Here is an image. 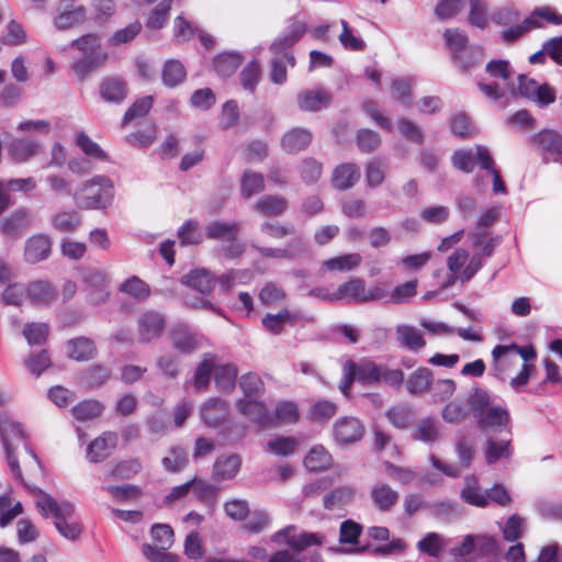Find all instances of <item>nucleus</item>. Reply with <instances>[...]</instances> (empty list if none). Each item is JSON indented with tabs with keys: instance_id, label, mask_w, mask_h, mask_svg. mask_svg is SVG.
I'll return each instance as SVG.
<instances>
[{
	"instance_id": "obj_20",
	"label": "nucleus",
	"mask_w": 562,
	"mask_h": 562,
	"mask_svg": "<svg viewBox=\"0 0 562 562\" xmlns=\"http://www.w3.org/2000/svg\"><path fill=\"white\" fill-rule=\"evenodd\" d=\"M240 467L241 458L238 454L220 456L213 464L212 479L216 482L232 480L238 474Z\"/></svg>"
},
{
	"instance_id": "obj_57",
	"label": "nucleus",
	"mask_w": 562,
	"mask_h": 562,
	"mask_svg": "<svg viewBox=\"0 0 562 562\" xmlns=\"http://www.w3.org/2000/svg\"><path fill=\"white\" fill-rule=\"evenodd\" d=\"M238 224L214 221L205 227V234L210 239H233L237 236Z\"/></svg>"
},
{
	"instance_id": "obj_45",
	"label": "nucleus",
	"mask_w": 562,
	"mask_h": 562,
	"mask_svg": "<svg viewBox=\"0 0 562 562\" xmlns=\"http://www.w3.org/2000/svg\"><path fill=\"white\" fill-rule=\"evenodd\" d=\"M238 370L234 364H222L214 369V381L220 392H231L235 387Z\"/></svg>"
},
{
	"instance_id": "obj_22",
	"label": "nucleus",
	"mask_w": 562,
	"mask_h": 562,
	"mask_svg": "<svg viewBox=\"0 0 562 562\" xmlns=\"http://www.w3.org/2000/svg\"><path fill=\"white\" fill-rule=\"evenodd\" d=\"M485 70L490 77L499 79L510 95L516 94V83L514 81L515 72L508 60L493 59L486 64Z\"/></svg>"
},
{
	"instance_id": "obj_31",
	"label": "nucleus",
	"mask_w": 562,
	"mask_h": 562,
	"mask_svg": "<svg viewBox=\"0 0 562 562\" xmlns=\"http://www.w3.org/2000/svg\"><path fill=\"white\" fill-rule=\"evenodd\" d=\"M483 48L479 45H471L462 49L452 60L462 74H469L483 63Z\"/></svg>"
},
{
	"instance_id": "obj_64",
	"label": "nucleus",
	"mask_w": 562,
	"mask_h": 562,
	"mask_svg": "<svg viewBox=\"0 0 562 562\" xmlns=\"http://www.w3.org/2000/svg\"><path fill=\"white\" fill-rule=\"evenodd\" d=\"M164 468L169 472H179L188 464V453L181 446H175L169 450V454L164 457Z\"/></svg>"
},
{
	"instance_id": "obj_17",
	"label": "nucleus",
	"mask_w": 562,
	"mask_h": 562,
	"mask_svg": "<svg viewBox=\"0 0 562 562\" xmlns=\"http://www.w3.org/2000/svg\"><path fill=\"white\" fill-rule=\"evenodd\" d=\"M237 411L248 417L260 428L273 427V417L267 405L259 400H239L236 403Z\"/></svg>"
},
{
	"instance_id": "obj_50",
	"label": "nucleus",
	"mask_w": 562,
	"mask_h": 562,
	"mask_svg": "<svg viewBox=\"0 0 562 562\" xmlns=\"http://www.w3.org/2000/svg\"><path fill=\"white\" fill-rule=\"evenodd\" d=\"M38 144L31 138H15L9 145L12 158L19 162L26 161L36 154Z\"/></svg>"
},
{
	"instance_id": "obj_62",
	"label": "nucleus",
	"mask_w": 562,
	"mask_h": 562,
	"mask_svg": "<svg viewBox=\"0 0 562 562\" xmlns=\"http://www.w3.org/2000/svg\"><path fill=\"white\" fill-rule=\"evenodd\" d=\"M443 38L446 42V45L448 46L451 58L456 57V55L460 54V52L467 47H470L469 45V38L464 31H461L459 29H448L443 33Z\"/></svg>"
},
{
	"instance_id": "obj_28",
	"label": "nucleus",
	"mask_w": 562,
	"mask_h": 562,
	"mask_svg": "<svg viewBox=\"0 0 562 562\" xmlns=\"http://www.w3.org/2000/svg\"><path fill=\"white\" fill-rule=\"evenodd\" d=\"M116 445V435L113 432H104L93 441L87 448V458L90 462H101L109 454L111 449Z\"/></svg>"
},
{
	"instance_id": "obj_14",
	"label": "nucleus",
	"mask_w": 562,
	"mask_h": 562,
	"mask_svg": "<svg viewBox=\"0 0 562 562\" xmlns=\"http://www.w3.org/2000/svg\"><path fill=\"white\" fill-rule=\"evenodd\" d=\"M475 420L477 423V426L482 430L486 431H498L503 432L506 431L507 435H510L509 429V413L507 408L494 405L490 406L487 409H485L483 413H481V416L475 417Z\"/></svg>"
},
{
	"instance_id": "obj_16",
	"label": "nucleus",
	"mask_w": 562,
	"mask_h": 562,
	"mask_svg": "<svg viewBox=\"0 0 562 562\" xmlns=\"http://www.w3.org/2000/svg\"><path fill=\"white\" fill-rule=\"evenodd\" d=\"M333 432L339 445H350L361 440L364 427L358 418L345 416L335 422Z\"/></svg>"
},
{
	"instance_id": "obj_15",
	"label": "nucleus",
	"mask_w": 562,
	"mask_h": 562,
	"mask_svg": "<svg viewBox=\"0 0 562 562\" xmlns=\"http://www.w3.org/2000/svg\"><path fill=\"white\" fill-rule=\"evenodd\" d=\"M165 327L166 319L161 313L146 311L138 318V340L140 342H150L161 336Z\"/></svg>"
},
{
	"instance_id": "obj_46",
	"label": "nucleus",
	"mask_w": 562,
	"mask_h": 562,
	"mask_svg": "<svg viewBox=\"0 0 562 562\" xmlns=\"http://www.w3.org/2000/svg\"><path fill=\"white\" fill-rule=\"evenodd\" d=\"M187 77L183 64L178 59H169L162 67L161 78L166 87L179 86Z\"/></svg>"
},
{
	"instance_id": "obj_35",
	"label": "nucleus",
	"mask_w": 562,
	"mask_h": 562,
	"mask_svg": "<svg viewBox=\"0 0 562 562\" xmlns=\"http://www.w3.org/2000/svg\"><path fill=\"white\" fill-rule=\"evenodd\" d=\"M101 98L109 103H121L127 94L126 83L117 77L104 78L100 85Z\"/></svg>"
},
{
	"instance_id": "obj_5",
	"label": "nucleus",
	"mask_w": 562,
	"mask_h": 562,
	"mask_svg": "<svg viewBox=\"0 0 562 562\" xmlns=\"http://www.w3.org/2000/svg\"><path fill=\"white\" fill-rule=\"evenodd\" d=\"M389 291L382 285L375 284L367 288L364 280L352 278L336 289L335 299L345 300L349 303H369L385 300Z\"/></svg>"
},
{
	"instance_id": "obj_41",
	"label": "nucleus",
	"mask_w": 562,
	"mask_h": 562,
	"mask_svg": "<svg viewBox=\"0 0 562 562\" xmlns=\"http://www.w3.org/2000/svg\"><path fill=\"white\" fill-rule=\"evenodd\" d=\"M29 226V212L25 209L15 211L10 217L1 221V233L9 237L20 235Z\"/></svg>"
},
{
	"instance_id": "obj_2",
	"label": "nucleus",
	"mask_w": 562,
	"mask_h": 562,
	"mask_svg": "<svg viewBox=\"0 0 562 562\" xmlns=\"http://www.w3.org/2000/svg\"><path fill=\"white\" fill-rule=\"evenodd\" d=\"M25 486L34 495L38 496L35 501L37 509L43 517L47 518L52 516L54 518V525L60 536L68 540H76L79 538L82 532V528L79 522L72 520L75 506L70 502H57L52 495L45 493L37 486Z\"/></svg>"
},
{
	"instance_id": "obj_54",
	"label": "nucleus",
	"mask_w": 562,
	"mask_h": 562,
	"mask_svg": "<svg viewBox=\"0 0 562 562\" xmlns=\"http://www.w3.org/2000/svg\"><path fill=\"white\" fill-rule=\"evenodd\" d=\"M536 142L546 151V160H549V155L562 156V135L554 131H543L536 137Z\"/></svg>"
},
{
	"instance_id": "obj_59",
	"label": "nucleus",
	"mask_w": 562,
	"mask_h": 562,
	"mask_svg": "<svg viewBox=\"0 0 562 562\" xmlns=\"http://www.w3.org/2000/svg\"><path fill=\"white\" fill-rule=\"evenodd\" d=\"M296 448V439L290 436H278L277 438L269 440L266 445L268 452L281 457H289L293 454Z\"/></svg>"
},
{
	"instance_id": "obj_48",
	"label": "nucleus",
	"mask_w": 562,
	"mask_h": 562,
	"mask_svg": "<svg viewBox=\"0 0 562 562\" xmlns=\"http://www.w3.org/2000/svg\"><path fill=\"white\" fill-rule=\"evenodd\" d=\"M331 461L330 453L323 446H315L305 457L304 465L311 472H318L326 470Z\"/></svg>"
},
{
	"instance_id": "obj_25",
	"label": "nucleus",
	"mask_w": 562,
	"mask_h": 562,
	"mask_svg": "<svg viewBox=\"0 0 562 562\" xmlns=\"http://www.w3.org/2000/svg\"><path fill=\"white\" fill-rule=\"evenodd\" d=\"M434 379V373L429 368L419 367L408 375L405 381V387L409 395L420 396L429 391Z\"/></svg>"
},
{
	"instance_id": "obj_12",
	"label": "nucleus",
	"mask_w": 562,
	"mask_h": 562,
	"mask_svg": "<svg viewBox=\"0 0 562 562\" xmlns=\"http://www.w3.org/2000/svg\"><path fill=\"white\" fill-rule=\"evenodd\" d=\"M88 302L93 305L105 303L110 296L108 290V274L103 270H88L83 276Z\"/></svg>"
},
{
	"instance_id": "obj_24",
	"label": "nucleus",
	"mask_w": 562,
	"mask_h": 562,
	"mask_svg": "<svg viewBox=\"0 0 562 562\" xmlns=\"http://www.w3.org/2000/svg\"><path fill=\"white\" fill-rule=\"evenodd\" d=\"M411 437L416 441L434 445L440 437V424L434 417L422 418L416 423Z\"/></svg>"
},
{
	"instance_id": "obj_11",
	"label": "nucleus",
	"mask_w": 562,
	"mask_h": 562,
	"mask_svg": "<svg viewBox=\"0 0 562 562\" xmlns=\"http://www.w3.org/2000/svg\"><path fill=\"white\" fill-rule=\"evenodd\" d=\"M229 413L228 402L220 397H211L200 407L201 420L206 427L214 429L223 427L228 422Z\"/></svg>"
},
{
	"instance_id": "obj_47",
	"label": "nucleus",
	"mask_w": 562,
	"mask_h": 562,
	"mask_svg": "<svg viewBox=\"0 0 562 562\" xmlns=\"http://www.w3.org/2000/svg\"><path fill=\"white\" fill-rule=\"evenodd\" d=\"M286 209L288 200L281 195H265L256 203V210L268 216H280Z\"/></svg>"
},
{
	"instance_id": "obj_9",
	"label": "nucleus",
	"mask_w": 562,
	"mask_h": 562,
	"mask_svg": "<svg viewBox=\"0 0 562 562\" xmlns=\"http://www.w3.org/2000/svg\"><path fill=\"white\" fill-rule=\"evenodd\" d=\"M492 156L488 148L483 145H476L475 149L457 150L452 156V164L463 172L470 173L475 165L481 169L491 168Z\"/></svg>"
},
{
	"instance_id": "obj_51",
	"label": "nucleus",
	"mask_w": 562,
	"mask_h": 562,
	"mask_svg": "<svg viewBox=\"0 0 562 562\" xmlns=\"http://www.w3.org/2000/svg\"><path fill=\"white\" fill-rule=\"evenodd\" d=\"M273 417V426L278 424H294L299 420V406L293 401H280L277 403Z\"/></svg>"
},
{
	"instance_id": "obj_55",
	"label": "nucleus",
	"mask_w": 562,
	"mask_h": 562,
	"mask_svg": "<svg viewBox=\"0 0 562 562\" xmlns=\"http://www.w3.org/2000/svg\"><path fill=\"white\" fill-rule=\"evenodd\" d=\"M52 226L60 233H72L80 224V218L75 211H60L52 215Z\"/></svg>"
},
{
	"instance_id": "obj_6",
	"label": "nucleus",
	"mask_w": 562,
	"mask_h": 562,
	"mask_svg": "<svg viewBox=\"0 0 562 562\" xmlns=\"http://www.w3.org/2000/svg\"><path fill=\"white\" fill-rule=\"evenodd\" d=\"M306 31L307 26L304 22L292 20L283 32L271 43L270 52L273 55H283L291 67L295 66V57L291 52V47L300 41Z\"/></svg>"
},
{
	"instance_id": "obj_1",
	"label": "nucleus",
	"mask_w": 562,
	"mask_h": 562,
	"mask_svg": "<svg viewBox=\"0 0 562 562\" xmlns=\"http://www.w3.org/2000/svg\"><path fill=\"white\" fill-rule=\"evenodd\" d=\"M69 47L78 52V55L71 58L69 75L79 82L86 81L108 59V54L101 48V38L94 33H87L72 40Z\"/></svg>"
},
{
	"instance_id": "obj_37",
	"label": "nucleus",
	"mask_w": 562,
	"mask_h": 562,
	"mask_svg": "<svg viewBox=\"0 0 562 562\" xmlns=\"http://www.w3.org/2000/svg\"><path fill=\"white\" fill-rule=\"evenodd\" d=\"M67 352L70 359L76 361H88L95 355L94 341L88 337H77L68 340Z\"/></svg>"
},
{
	"instance_id": "obj_21",
	"label": "nucleus",
	"mask_w": 562,
	"mask_h": 562,
	"mask_svg": "<svg viewBox=\"0 0 562 562\" xmlns=\"http://www.w3.org/2000/svg\"><path fill=\"white\" fill-rule=\"evenodd\" d=\"M460 498L468 505L485 508L487 507L486 490L481 488L480 482L474 475L464 477V485L460 492Z\"/></svg>"
},
{
	"instance_id": "obj_63",
	"label": "nucleus",
	"mask_w": 562,
	"mask_h": 562,
	"mask_svg": "<svg viewBox=\"0 0 562 562\" xmlns=\"http://www.w3.org/2000/svg\"><path fill=\"white\" fill-rule=\"evenodd\" d=\"M110 378V370L106 367L97 364L81 373V382L90 389L101 386Z\"/></svg>"
},
{
	"instance_id": "obj_36",
	"label": "nucleus",
	"mask_w": 562,
	"mask_h": 562,
	"mask_svg": "<svg viewBox=\"0 0 562 562\" xmlns=\"http://www.w3.org/2000/svg\"><path fill=\"white\" fill-rule=\"evenodd\" d=\"M371 499L381 512H389L398 502L400 495L385 483L376 484L371 490Z\"/></svg>"
},
{
	"instance_id": "obj_39",
	"label": "nucleus",
	"mask_w": 562,
	"mask_h": 562,
	"mask_svg": "<svg viewBox=\"0 0 562 562\" xmlns=\"http://www.w3.org/2000/svg\"><path fill=\"white\" fill-rule=\"evenodd\" d=\"M311 140L312 134L310 131L296 127L284 134L281 144L286 153L294 154L306 148Z\"/></svg>"
},
{
	"instance_id": "obj_8",
	"label": "nucleus",
	"mask_w": 562,
	"mask_h": 562,
	"mask_svg": "<svg viewBox=\"0 0 562 562\" xmlns=\"http://www.w3.org/2000/svg\"><path fill=\"white\" fill-rule=\"evenodd\" d=\"M88 10L78 0H59L56 5L54 25L57 30L66 31L87 20Z\"/></svg>"
},
{
	"instance_id": "obj_43",
	"label": "nucleus",
	"mask_w": 562,
	"mask_h": 562,
	"mask_svg": "<svg viewBox=\"0 0 562 562\" xmlns=\"http://www.w3.org/2000/svg\"><path fill=\"white\" fill-rule=\"evenodd\" d=\"M239 387L244 393V397L241 400H259L265 393L263 381L254 372L240 376Z\"/></svg>"
},
{
	"instance_id": "obj_44",
	"label": "nucleus",
	"mask_w": 562,
	"mask_h": 562,
	"mask_svg": "<svg viewBox=\"0 0 562 562\" xmlns=\"http://www.w3.org/2000/svg\"><path fill=\"white\" fill-rule=\"evenodd\" d=\"M241 59L243 57L239 53H222L214 58L213 66L218 76L229 77L239 67Z\"/></svg>"
},
{
	"instance_id": "obj_61",
	"label": "nucleus",
	"mask_w": 562,
	"mask_h": 562,
	"mask_svg": "<svg viewBox=\"0 0 562 562\" xmlns=\"http://www.w3.org/2000/svg\"><path fill=\"white\" fill-rule=\"evenodd\" d=\"M178 238L181 245H198L203 240V234L198 222L186 221L178 229Z\"/></svg>"
},
{
	"instance_id": "obj_7",
	"label": "nucleus",
	"mask_w": 562,
	"mask_h": 562,
	"mask_svg": "<svg viewBox=\"0 0 562 562\" xmlns=\"http://www.w3.org/2000/svg\"><path fill=\"white\" fill-rule=\"evenodd\" d=\"M516 95H521L544 108L555 101V91L547 83L540 85L525 75L517 76Z\"/></svg>"
},
{
	"instance_id": "obj_23",
	"label": "nucleus",
	"mask_w": 562,
	"mask_h": 562,
	"mask_svg": "<svg viewBox=\"0 0 562 562\" xmlns=\"http://www.w3.org/2000/svg\"><path fill=\"white\" fill-rule=\"evenodd\" d=\"M182 284L190 286L202 294H209L215 286L216 279L212 272L204 268L191 270L181 278Z\"/></svg>"
},
{
	"instance_id": "obj_13",
	"label": "nucleus",
	"mask_w": 562,
	"mask_h": 562,
	"mask_svg": "<svg viewBox=\"0 0 562 562\" xmlns=\"http://www.w3.org/2000/svg\"><path fill=\"white\" fill-rule=\"evenodd\" d=\"M342 371H347L350 380H357L363 384L380 383L381 364L362 359L359 362L347 360L342 366Z\"/></svg>"
},
{
	"instance_id": "obj_53",
	"label": "nucleus",
	"mask_w": 562,
	"mask_h": 562,
	"mask_svg": "<svg viewBox=\"0 0 562 562\" xmlns=\"http://www.w3.org/2000/svg\"><path fill=\"white\" fill-rule=\"evenodd\" d=\"M104 409V405L97 400H86L71 408L74 417L79 422H88L99 417Z\"/></svg>"
},
{
	"instance_id": "obj_52",
	"label": "nucleus",
	"mask_w": 562,
	"mask_h": 562,
	"mask_svg": "<svg viewBox=\"0 0 562 562\" xmlns=\"http://www.w3.org/2000/svg\"><path fill=\"white\" fill-rule=\"evenodd\" d=\"M426 509L439 519H449L451 517L460 516V505L449 498L437 499L435 502L426 504Z\"/></svg>"
},
{
	"instance_id": "obj_49",
	"label": "nucleus",
	"mask_w": 562,
	"mask_h": 562,
	"mask_svg": "<svg viewBox=\"0 0 562 562\" xmlns=\"http://www.w3.org/2000/svg\"><path fill=\"white\" fill-rule=\"evenodd\" d=\"M355 488L349 485L338 486L324 497V507L334 510L350 503L355 497Z\"/></svg>"
},
{
	"instance_id": "obj_56",
	"label": "nucleus",
	"mask_w": 562,
	"mask_h": 562,
	"mask_svg": "<svg viewBox=\"0 0 562 562\" xmlns=\"http://www.w3.org/2000/svg\"><path fill=\"white\" fill-rule=\"evenodd\" d=\"M265 189L263 176L252 170H245L240 180V190L244 198L249 199Z\"/></svg>"
},
{
	"instance_id": "obj_18",
	"label": "nucleus",
	"mask_w": 562,
	"mask_h": 562,
	"mask_svg": "<svg viewBox=\"0 0 562 562\" xmlns=\"http://www.w3.org/2000/svg\"><path fill=\"white\" fill-rule=\"evenodd\" d=\"M492 359L490 374L496 380L505 382L507 371L517 362L514 355L507 345H496L492 350Z\"/></svg>"
},
{
	"instance_id": "obj_42",
	"label": "nucleus",
	"mask_w": 562,
	"mask_h": 562,
	"mask_svg": "<svg viewBox=\"0 0 562 562\" xmlns=\"http://www.w3.org/2000/svg\"><path fill=\"white\" fill-rule=\"evenodd\" d=\"M192 483V492L198 501H200L202 504L207 506L210 509H213L216 505L217 501V494L220 488L211 484L206 481L199 480L196 477H193L191 480Z\"/></svg>"
},
{
	"instance_id": "obj_29",
	"label": "nucleus",
	"mask_w": 562,
	"mask_h": 562,
	"mask_svg": "<svg viewBox=\"0 0 562 562\" xmlns=\"http://www.w3.org/2000/svg\"><path fill=\"white\" fill-rule=\"evenodd\" d=\"M173 347L183 353H190L200 347L201 337L184 325L173 328L171 334Z\"/></svg>"
},
{
	"instance_id": "obj_4",
	"label": "nucleus",
	"mask_w": 562,
	"mask_h": 562,
	"mask_svg": "<svg viewBox=\"0 0 562 562\" xmlns=\"http://www.w3.org/2000/svg\"><path fill=\"white\" fill-rule=\"evenodd\" d=\"M0 437L12 475L21 483H24L15 454L16 446L24 439V431L21 424L11 419L5 413H0Z\"/></svg>"
},
{
	"instance_id": "obj_10",
	"label": "nucleus",
	"mask_w": 562,
	"mask_h": 562,
	"mask_svg": "<svg viewBox=\"0 0 562 562\" xmlns=\"http://www.w3.org/2000/svg\"><path fill=\"white\" fill-rule=\"evenodd\" d=\"M295 531V526L289 525L277 531L271 540L278 544H288L293 551H303L307 547L322 543V537L318 533L302 532L296 536Z\"/></svg>"
},
{
	"instance_id": "obj_58",
	"label": "nucleus",
	"mask_w": 562,
	"mask_h": 562,
	"mask_svg": "<svg viewBox=\"0 0 562 562\" xmlns=\"http://www.w3.org/2000/svg\"><path fill=\"white\" fill-rule=\"evenodd\" d=\"M119 291L133 296L135 300L144 301L150 294L149 285L138 277H131L119 285Z\"/></svg>"
},
{
	"instance_id": "obj_3",
	"label": "nucleus",
	"mask_w": 562,
	"mask_h": 562,
	"mask_svg": "<svg viewBox=\"0 0 562 562\" xmlns=\"http://www.w3.org/2000/svg\"><path fill=\"white\" fill-rule=\"evenodd\" d=\"M114 199L112 181L103 176H97L85 182L78 198V204L86 210H104Z\"/></svg>"
},
{
	"instance_id": "obj_30",
	"label": "nucleus",
	"mask_w": 562,
	"mask_h": 562,
	"mask_svg": "<svg viewBox=\"0 0 562 562\" xmlns=\"http://www.w3.org/2000/svg\"><path fill=\"white\" fill-rule=\"evenodd\" d=\"M360 179V169L355 164H341L335 168L331 184L337 190L352 188Z\"/></svg>"
},
{
	"instance_id": "obj_60",
	"label": "nucleus",
	"mask_w": 562,
	"mask_h": 562,
	"mask_svg": "<svg viewBox=\"0 0 562 562\" xmlns=\"http://www.w3.org/2000/svg\"><path fill=\"white\" fill-rule=\"evenodd\" d=\"M361 262L359 254H347L324 261L323 266L329 271H351Z\"/></svg>"
},
{
	"instance_id": "obj_19",
	"label": "nucleus",
	"mask_w": 562,
	"mask_h": 562,
	"mask_svg": "<svg viewBox=\"0 0 562 562\" xmlns=\"http://www.w3.org/2000/svg\"><path fill=\"white\" fill-rule=\"evenodd\" d=\"M52 251V240L45 234H36L25 241L24 259L29 263H37L47 259Z\"/></svg>"
},
{
	"instance_id": "obj_38",
	"label": "nucleus",
	"mask_w": 562,
	"mask_h": 562,
	"mask_svg": "<svg viewBox=\"0 0 562 562\" xmlns=\"http://www.w3.org/2000/svg\"><path fill=\"white\" fill-rule=\"evenodd\" d=\"M297 319V313L288 308H282L277 314L268 313L262 318L263 327L273 335H279L285 325H294Z\"/></svg>"
},
{
	"instance_id": "obj_34",
	"label": "nucleus",
	"mask_w": 562,
	"mask_h": 562,
	"mask_svg": "<svg viewBox=\"0 0 562 562\" xmlns=\"http://www.w3.org/2000/svg\"><path fill=\"white\" fill-rule=\"evenodd\" d=\"M395 333L396 339L402 348L408 349L411 351H418L426 345L420 330L412 325H398L395 329Z\"/></svg>"
},
{
	"instance_id": "obj_33",
	"label": "nucleus",
	"mask_w": 562,
	"mask_h": 562,
	"mask_svg": "<svg viewBox=\"0 0 562 562\" xmlns=\"http://www.w3.org/2000/svg\"><path fill=\"white\" fill-rule=\"evenodd\" d=\"M26 297L35 305H49L56 297V291L47 281L31 282L25 290Z\"/></svg>"
},
{
	"instance_id": "obj_26",
	"label": "nucleus",
	"mask_w": 562,
	"mask_h": 562,
	"mask_svg": "<svg viewBox=\"0 0 562 562\" xmlns=\"http://www.w3.org/2000/svg\"><path fill=\"white\" fill-rule=\"evenodd\" d=\"M331 95L324 89L305 90L297 95V103L301 110L316 112L327 108Z\"/></svg>"
},
{
	"instance_id": "obj_32",
	"label": "nucleus",
	"mask_w": 562,
	"mask_h": 562,
	"mask_svg": "<svg viewBox=\"0 0 562 562\" xmlns=\"http://www.w3.org/2000/svg\"><path fill=\"white\" fill-rule=\"evenodd\" d=\"M469 260V252L463 248H457L447 258V267L449 274L442 283V289L451 288L458 280L460 281V274Z\"/></svg>"
},
{
	"instance_id": "obj_27",
	"label": "nucleus",
	"mask_w": 562,
	"mask_h": 562,
	"mask_svg": "<svg viewBox=\"0 0 562 562\" xmlns=\"http://www.w3.org/2000/svg\"><path fill=\"white\" fill-rule=\"evenodd\" d=\"M510 443V435H507L506 437L499 440L493 438L487 439L484 446V456L486 463L491 465L495 464L499 460L509 459L513 454Z\"/></svg>"
},
{
	"instance_id": "obj_40",
	"label": "nucleus",
	"mask_w": 562,
	"mask_h": 562,
	"mask_svg": "<svg viewBox=\"0 0 562 562\" xmlns=\"http://www.w3.org/2000/svg\"><path fill=\"white\" fill-rule=\"evenodd\" d=\"M254 279V272L249 269H233L222 274L218 279L220 289L229 293L236 285L249 284Z\"/></svg>"
}]
</instances>
